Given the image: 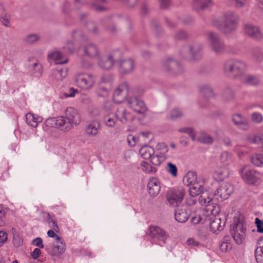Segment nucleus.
<instances>
[{"label": "nucleus", "mask_w": 263, "mask_h": 263, "mask_svg": "<svg viewBox=\"0 0 263 263\" xmlns=\"http://www.w3.org/2000/svg\"><path fill=\"white\" fill-rule=\"evenodd\" d=\"M85 54L90 58H94L98 55L99 51L97 46L93 44H89L84 48Z\"/></svg>", "instance_id": "c756f323"}, {"label": "nucleus", "mask_w": 263, "mask_h": 263, "mask_svg": "<svg viewBox=\"0 0 263 263\" xmlns=\"http://www.w3.org/2000/svg\"><path fill=\"white\" fill-rule=\"evenodd\" d=\"M112 107L113 106L111 107L110 102L107 101L104 103L106 115L103 117V121L105 125L109 127H112L115 125V114L110 111Z\"/></svg>", "instance_id": "dca6fc26"}, {"label": "nucleus", "mask_w": 263, "mask_h": 263, "mask_svg": "<svg viewBox=\"0 0 263 263\" xmlns=\"http://www.w3.org/2000/svg\"><path fill=\"white\" fill-rule=\"evenodd\" d=\"M200 93L205 98H211L215 96L213 88L208 84H202L199 87Z\"/></svg>", "instance_id": "bb28decb"}, {"label": "nucleus", "mask_w": 263, "mask_h": 263, "mask_svg": "<svg viewBox=\"0 0 263 263\" xmlns=\"http://www.w3.org/2000/svg\"><path fill=\"white\" fill-rule=\"evenodd\" d=\"M147 188L149 195L152 197H156L160 191V182L155 177H151L147 183Z\"/></svg>", "instance_id": "a211bd4d"}, {"label": "nucleus", "mask_w": 263, "mask_h": 263, "mask_svg": "<svg viewBox=\"0 0 263 263\" xmlns=\"http://www.w3.org/2000/svg\"><path fill=\"white\" fill-rule=\"evenodd\" d=\"M47 222L49 227L55 232H58L59 231V228L56 220L51 216L49 213H48L47 214Z\"/></svg>", "instance_id": "603ef678"}, {"label": "nucleus", "mask_w": 263, "mask_h": 263, "mask_svg": "<svg viewBox=\"0 0 263 263\" xmlns=\"http://www.w3.org/2000/svg\"><path fill=\"white\" fill-rule=\"evenodd\" d=\"M116 118L122 123H125L130 119V115L126 112L123 107H121L116 112Z\"/></svg>", "instance_id": "c9c22d12"}, {"label": "nucleus", "mask_w": 263, "mask_h": 263, "mask_svg": "<svg viewBox=\"0 0 263 263\" xmlns=\"http://www.w3.org/2000/svg\"><path fill=\"white\" fill-rule=\"evenodd\" d=\"M203 48L201 43L197 42H193L189 46V52L192 58L197 60L201 58L200 51Z\"/></svg>", "instance_id": "4be33fe9"}, {"label": "nucleus", "mask_w": 263, "mask_h": 263, "mask_svg": "<svg viewBox=\"0 0 263 263\" xmlns=\"http://www.w3.org/2000/svg\"><path fill=\"white\" fill-rule=\"evenodd\" d=\"M167 172L171 174L173 177H176L177 175V168L175 164L169 162L167 164Z\"/></svg>", "instance_id": "5fc2aeb1"}, {"label": "nucleus", "mask_w": 263, "mask_h": 263, "mask_svg": "<svg viewBox=\"0 0 263 263\" xmlns=\"http://www.w3.org/2000/svg\"><path fill=\"white\" fill-rule=\"evenodd\" d=\"M32 243L36 247H39V248H44V245L43 243V240L40 237H37L35 239H34L32 240Z\"/></svg>", "instance_id": "338daca9"}, {"label": "nucleus", "mask_w": 263, "mask_h": 263, "mask_svg": "<svg viewBox=\"0 0 263 263\" xmlns=\"http://www.w3.org/2000/svg\"><path fill=\"white\" fill-rule=\"evenodd\" d=\"M212 5V0H193V8L197 11L205 10Z\"/></svg>", "instance_id": "5701e85b"}, {"label": "nucleus", "mask_w": 263, "mask_h": 263, "mask_svg": "<svg viewBox=\"0 0 263 263\" xmlns=\"http://www.w3.org/2000/svg\"><path fill=\"white\" fill-rule=\"evenodd\" d=\"M72 36L76 40H86L87 39V36L81 30H76L72 32Z\"/></svg>", "instance_id": "3c124183"}, {"label": "nucleus", "mask_w": 263, "mask_h": 263, "mask_svg": "<svg viewBox=\"0 0 263 263\" xmlns=\"http://www.w3.org/2000/svg\"><path fill=\"white\" fill-rule=\"evenodd\" d=\"M77 85L84 89L91 88L95 84L94 76L86 73H78L75 77Z\"/></svg>", "instance_id": "0eeeda50"}, {"label": "nucleus", "mask_w": 263, "mask_h": 263, "mask_svg": "<svg viewBox=\"0 0 263 263\" xmlns=\"http://www.w3.org/2000/svg\"><path fill=\"white\" fill-rule=\"evenodd\" d=\"M251 121L256 124H260L263 121V116L259 112H254L251 115Z\"/></svg>", "instance_id": "8fccbe9b"}, {"label": "nucleus", "mask_w": 263, "mask_h": 263, "mask_svg": "<svg viewBox=\"0 0 263 263\" xmlns=\"http://www.w3.org/2000/svg\"><path fill=\"white\" fill-rule=\"evenodd\" d=\"M149 235L153 239L163 242V243L168 237L167 233L163 229L157 226L149 227Z\"/></svg>", "instance_id": "ddd939ff"}, {"label": "nucleus", "mask_w": 263, "mask_h": 263, "mask_svg": "<svg viewBox=\"0 0 263 263\" xmlns=\"http://www.w3.org/2000/svg\"><path fill=\"white\" fill-rule=\"evenodd\" d=\"M247 68L244 62L235 59L227 60L223 63V70L224 73L230 77L237 78L241 76Z\"/></svg>", "instance_id": "20e7f679"}, {"label": "nucleus", "mask_w": 263, "mask_h": 263, "mask_svg": "<svg viewBox=\"0 0 263 263\" xmlns=\"http://www.w3.org/2000/svg\"><path fill=\"white\" fill-rule=\"evenodd\" d=\"M65 245L63 241H56L53 245L50 254L54 256L61 255L65 252Z\"/></svg>", "instance_id": "cd10ccee"}, {"label": "nucleus", "mask_w": 263, "mask_h": 263, "mask_svg": "<svg viewBox=\"0 0 263 263\" xmlns=\"http://www.w3.org/2000/svg\"><path fill=\"white\" fill-rule=\"evenodd\" d=\"M234 124L238 128L247 130L249 128V124L247 119L239 114H234L232 118Z\"/></svg>", "instance_id": "6ab92c4d"}, {"label": "nucleus", "mask_w": 263, "mask_h": 263, "mask_svg": "<svg viewBox=\"0 0 263 263\" xmlns=\"http://www.w3.org/2000/svg\"><path fill=\"white\" fill-rule=\"evenodd\" d=\"M221 96L223 100L228 102L234 99V92L231 88L227 87L223 90Z\"/></svg>", "instance_id": "ea45409f"}, {"label": "nucleus", "mask_w": 263, "mask_h": 263, "mask_svg": "<svg viewBox=\"0 0 263 263\" xmlns=\"http://www.w3.org/2000/svg\"><path fill=\"white\" fill-rule=\"evenodd\" d=\"M8 239V235L6 232L1 231H0V247H1L7 241Z\"/></svg>", "instance_id": "e2e57ef3"}, {"label": "nucleus", "mask_w": 263, "mask_h": 263, "mask_svg": "<svg viewBox=\"0 0 263 263\" xmlns=\"http://www.w3.org/2000/svg\"><path fill=\"white\" fill-rule=\"evenodd\" d=\"M211 50L217 54H221L227 50V46L224 41L217 33L209 31L205 33Z\"/></svg>", "instance_id": "39448f33"}, {"label": "nucleus", "mask_w": 263, "mask_h": 263, "mask_svg": "<svg viewBox=\"0 0 263 263\" xmlns=\"http://www.w3.org/2000/svg\"><path fill=\"white\" fill-rule=\"evenodd\" d=\"M251 163L256 166H263V155L261 154H255L251 158Z\"/></svg>", "instance_id": "a19ab883"}, {"label": "nucleus", "mask_w": 263, "mask_h": 263, "mask_svg": "<svg viewBox=\"0 0 263 263\" xmlns=\"http://www.w3.org/2000/svg\"><path fill=\"white\" fill-rule=\"evenodd\" d=\"M139 153L144 159H148L151 158L152 155L155 153V151L151 146H145L140 149Z\"/></svg>", "instance_id": "72a5a7b5"}, {"label": "nucleus", "mask_w": 263, "mask_h": 263, "mask_svg": "<svg viewBox=\"0 0 263 263\" xmlns=\"http://www.w3.org/2000/svg\"><path fill=\"white\" fill-rule=\"evenodd\" d=\"M184 193V190L182 187L172 190L167 194V201L171 205L177 206L182 202Z\"/></svg>", "instance_id": "6e6552de"}, {"label": "nucleus", "mask_w": 263, "mask_h": 263, "mask_svg": "<svg viewBox=\"0 0 263 263\" xmlns=\"http://www.w3.org/2000/svg\"><path fill=\"white\" fill-rule=\"evenodd\" d=\"M239 22V16L234 11H229L222 14L219 22L214 23V25L224 34L234 31Z\"/></svg>", "instance_id": "7ed1b4c3"}, {"label": "nucleus", "mask_w": 263, "mask_h": 263, "mask_svg": "<svg viewBox=\"0 0 263 263\" xmlns=\"http://www.w3.org/2000/svg\"><path fill=\"white\" fill-rule=\"evenodd\" d=\"M230 241L229 236H226L223 239V241L221 242L220 248L222 252H227L232 248V245Z\"/></svg>", "instance_id": "a18cd8bd"}, {"label": "nucleus", "mask_w": 263, "mask_h": 263, "mask_svg": "<svg viewBox=\"0 0 263 263\" xmlns=\"http://www.w3.org/2000/svg\"><path fill=\"white\" fill-rule=\"evenodd\" d=\"M100 125L99 121L95 120L88 124L85 128L86 134L90 136H93L97 135L100 128Z\"/></svg>", "instance_id": "b1692460"}, {"label": "nucleus", "mask_w": 263, "mask_h": 263, "mask_svg": "<svg viewBox=\"0 0 263 263\" xmlns=\"http://www.w3.org/2000/svg\"><path fill=\"white\" fill-rule=\"evenodd\" d=\"M251 57L256 62L260 63L263 61V53L259 48H253L251 51Z\"/></svg>", "instance_id": "4c0bfd02"}, {"label": "nucleus", "mask_w": 263, "mask_h": 263, "mask_svg": "<svg viewBox=\"0 0 263 263\" xmlns=\"http://www.w3.org/2000/svg\"><path fill=\"white\" fill-rule=\"evenodd\" d=\"M142 170L147 174H154L157 170L155 167L152 166L145 161H142L140 164Z\"/></svg>", "instance_id": "49530a36"}, {"label": "nucleus", "mask_w": 263, "mask_h": 263, "mask_svg": "<svg viewBox=\"0 0 263 263\" xmlns=\"http://www.w3.org/2000/svg\"><path fill=\"white\" fill-rule=\"evenodd\" d=\"M48 57L55 61H58L61 59L62 54L59 51H55L49 54Z\"/></svg>", "instance_id": "680f3d73"}, {"label": "nucleus", "mask_w": 263, "mask_h": 263, "mask_svg": "<svg viewBox=\"0 0 263 263\" xmlns=\"http://www.w3.org/2000/svg\"><path fill=\"white\" fill-rule=\"evenodd\" d=\"M232 236L238 244L242 243L246 236V227L242 221L238 220L235 223L231 230Z\"/></svg>", "instance_id": "423d86ee"}, {"label": "nucleus", "mask_w": 263, "mask_h": 263, "mask_svg": "<svg viewBox=\"0 0 263 263\" xmlns=\"http://www.w3.org/2000/svg\"><path fill=\"white\" fill-rule=\"evenodd\" d=\"M129 107L136 113L144 115L147 111V108L144 102L135 97L129 98L127 100Z\"/></svg>", "instance_id": "9b49d317"}, {"label": "nucleus", "mask_w": 263, "mask_h": 263, "mask_svg": "<svg viewBox=\"0 0 263 263\" xmlns=\"http://www.w3.org/2000/svg\"><path fill=\"white\" fill-rule=\"evenodd\" d=\"M243 82L247 85L256 86L259 84L260 80L258 77L255 76L247 75L244 77Z\"/></svg>", "instance_id": "58836bf2"}, {"label": "nucleus", "mask_w": 263, "mask_h": 263, "mask_svg": "<svg viewBox=\"0 0 263 263\" xmlns=\"http://www.w3.org/2000/svg\"><path fill=\"white\" fill-rule=\"evenodd\" d=\"M40 39L39 35L37 34H29L24 38V41L26 44H32L38 41Z\"/></svg>", "instance_id": "de8ad7c7"}, {"label": "nucleus", "mask_w": 263, "mask_h": 263, "mask_svg": "<svg viewBox=\"0 0 263 263\" xmlns=\"http://www.w3.org/2000/svg\"><path fill=\"white\" fill-rule=\"evenodd\" d=\"M128 86L126 82L120 84L116 88V103L123 102L127 96Z\"/></svg>", "instance_id": "aec40b11"}, {"label": "nucleus", "mask_w": 263, "mask_h": 263, "mask_svg": "<svg viewBox=\"0 0 263 263\" xmlns=\"http://www.w3.org/2000/svg\"><path fill=\"white\" fill-rule=\"evenodd\" d=\"M77 92V90L74 89L73 88L71 87L64 92V95L66 98L73 97L75 96V93Z\"/></svg>", "instance_id": "0e129e2a"}, {"label": "nucleus", "mask_w": 263, "mask_h": 263, "mask_svg": "<svg viewBox=\"0 0 263 263\" xmlns=\"http://www.w3.org/2000/svg\"><path fill=\"white\" fill-rule=\"evenodd\" d=\"M188 36V33L182 30L178 31L175 34V39L180 40L185 39L187 38Z\"/></svg>", "instance_id": "bf43d9fd"}, {"label": "nucleus", "mask_w": 263, "mask_h": 263, "mask_svg": "<svg viewBox=\"0 0 263 263\" xmlns=\"http://www.w3.org/2000/svg\"><path fill=\"white\" fill-rule=\"evenodd\" d=\"M184 115L183 112L178 108L173 109L169 114L170 119L176 120L182 118Z\"/></svg>", "instance_id": "c03bdc74"}, {"label": "nucleus", "mask_w": 263, "mask_h": 263, "mask_svg": "<svg viewBox=\"0 0 263 263\" xmlns=\"http://www.w3.org/2000/svg\"><path fill=\"white\" fill-rule=\"evenodd\" d=\"M255 251V256L258 263H263V237L259 238L257 242Z\"/></svg>", "instance_id": "a878e982"}, {"label": "nucleus", "mask_w": 263, "mask_h": 263, "mask_svg": "<svg viewBox=\"0 0 263 263\" xmlns=\"http://www.w3.org/2000/svg\"><path fill=\"white\" fill-rule=\"evenodd\" d=\"M197 140L200 143L206 144H211L214 142V138L210 135L204 133L201 134Z\"/></svg>", "instance_id": "37998d69"}, {"label": "nucleus", "mask_w": 263, "mask_h": 263, "mask_svg": "<svg viewBox=\"0 0 263 263\" xmlns=\"http://www.w3.org/2000/svg\"><path fill=\"white\" fill-rule=\"evenodd\" d=\"M233 192V186L229 183H223L216 190L214 195H211L210 197L214 196L218 200L222 201L229 198Z\"/></svg>", "instance_id": "1a4fd4ad"}, {"label": "nucleus", "mask_w": 263, "mask_h": 263, "mask_svg": "<svg viewBox=\"0 0 263 263\" xmlns=\"http://www.w3.org/2000/svg\"><path fill=\"white\" fill-rule=\"evenodd\" d=\"M206 221L205 217H203L200 214H196L195 216H193L191 218V222L194 224L198 223H204Z\"/></svg>", "instance_id": "864d4df0"}, {"label": "nucleus", "mask_w": 263, "mask_h": 263, "mask_svg": "<svg viewBox=\"0 0 263 263\" xmlns=\"http://www.w3.org/2000/svg\"><path fill=\"white\" fill-rule=\"evenodd\" d=\"M229 175V172L225 167L218 168L214 174V178L218 181H221Z\"/></svg>", "instance_id": "473e14b6"}, {"label": "nucleus", "mask_w": 263, "mask_h": 263, "mask_svg": "<svg viewBox=\"0 0 263 263\" xmlns=\"http://www.w3.org/2000/svg\"><path fill=\"white\" fill-rule=\"evenodd\" d=\"M118 71L120 74L126 75L134 69V61L130 58L120 60L118 62Z\"/></svg>", "instance_id": "f8f14e48"}, {"label": "nucleus", "mask_w": 263, "mask_h": 263, "mask_svg": "<svg viewBox=\"0 0 263 263\" xmlns=\"http://www.w3.org/2000/svg\"><path fill=\"white\" fill-rule=\"evenodd\" d=\"M190 214L187 212L186 208H178L175 212V219L181 223H184L187 221Z\"/></svg>", "instance_id": "393cba45"}, {"label": "nucleus", "mask_w": 263, "mask_h": 263, "mask_svg": "<svg viewBox=\"0 0 263 263\" xmlns=\"http://www.w3.org/2000/svg\"><path fill=\"white\" fill-rule=\"evenodd\" d=\"M65 117L51 118L46 121L48 126H55L61 130L68 131L74 125H79L81 118L78 111L72 107H68L65 111Z\"/></svg>", "instance_id": "f257e3e1"}, {"label": "nucleus", "mask_w": 263, "mask_h": 263, "mask_svg": "<svg viewBox=\"0 0 263 263\" xmlns=\"http://www.w3.org/2000/svg\"><path fill=\"white\" fill-rule=\"evenodd\" d=\"M244 146L241 145L240 144H237L235 146L234 148V152L238 154V156L239 158H241V157L243 156L247 152H245L242 151L240 148L242 147H243Z\"/></svg>", "instance_id": "69168bd1"}, {"label": "nucleus", "mask_w": 263, "mask_h": 263, "mask_svg": "<svg viewBox=\"0 0 263 263\" xmlns=\"http://www.w3.org/2000/svg\"><path fill=\"white\" fill-rule=\"evenodd\" d=\"M68 69L66 67H58L53 69L52 74L57 80H62L65 78L67 74Z\"/></svg>", "instance_id": "c85d7f7f"}, {"label": "nucleus", "mask_w": 263, "mask_h": 263, "mask_svg": "<svg viewBox=\"0 0 263 263\" xmlns=\"http://www.w3.org/2000/svg\"><path fill=\"white\" fill-rule=\"evenodd\" d=\"M246 140L250 143H263V134L260 135L248 134L246 137Z\"/></svg>", "instance_id": "e433bc0d"}, {"label": "nucleus", "mask_w": 263, "mask_h": 263, "mask_svg": "<svg viewBox=\"0 0 263 263\" xmlns=\"http://www.w3.org/2000/svg\"><path fill=\"white\" fill-rule=\"evenodd\" d=\"M162 66L165 71L175 74H179L183 71L182 65L171 58L164 59L162 61Z\"/></svg>", "instance_id": "9d476101"}, {"label": "nucleus", "mask_w": 263, "mask_h": 263, "mask_svg": "<svg viewBox=\"0 0 263 263\" xmlns=\"http://www.w3.org/2000/svg\"><path fill=\"white\" fill-rule=\"evenodd\" d=\"M206 216H211L209 218V220L210 221V229L213 233H216L217 231H220L223 229L224 222H223V224H221V219L219 217H217L216 216L219 214V213L214 215L211 214L210 213L208 214L206 211Z\"/></svg>", "instance_id": "f3484780"}, {"label": "nucleus", "mask_w": 263, "mask_h": 263, "mask_svg": "<svg viewBox=\"0 0 263 263\" xmlns=\"http://www.w3.org/2000/svg\"><path fill=\"white\" fill-rule=\"evenodd\" d=\"M86 27L90 32L93 34H97L98 32L97 26L92 22H87L86 24Z\"/></svg>", "instance_id": "6e6d98bb"}, {"label": "nucleus", "mask_w": 263, "mask_h": 263, "mask_svg": "<svg viewBox=\"0 0 263 263\" xmlns=\"http://www.w3.org/2000/svg\"><path fill=\"white\" fill-rule=\"evenodd\" d=\"M63 48L66 52L70 53H72L74 49L73 43L71 41L66 42Z\"/></svg>", "instance_id": "13d9d810"}, {"label": "nucleus", "mask_w": 263, "mask_h": 263, "mask_svg": "<svg viewBox=\"0 0 263 263\" xmlns=\"http://www.w3.org/2000/svg\"><path fill=\"white\" fill-rule=\"evenodd\" d=\"M242 179L248 184H254L259 180L257 172L254 170L247 169V166L243 167L240 171Z\"/></svg>", "instance_id": "4468645a"}, {"label": "nucleus", "mask_w": 263, "mask_h": 263, "mask_svg": "<svg viewBox=\"0 0 263 263\" xmlns=\"http://www.w3.org/2000/svg\"><path fill=\"white\" fill-rule=\"evenodd\" d=\"M197 175L195 172L189 171L183 177V181L185 185L190 186L197 182Z\"/></svg>", "instance_id": "2f4dec72"}, {"label": "nucleus", "mask_w": 263, "mask_h": 263, "mask_svg": "<svg viewBox=\"0 0 263 263\" xmlns=\"http://www.w3.org/2000/svg\"><path fill=\"white\" fill-rule=\"evenodd\" d=\"M26 119L27 123L33 127H37L38 122L42 121L41 118L36 117L31 113H27L26 115Z\"/></svg>", "instance_id": "f704fd0d"}, {"label": "nucleus", "mask_w": 263, "mask_h": 263, "mask_svg": "<svg viewBox=\"0 0 263 263\" xmlns=\"http://www.w3.org/2000/svg\"><path fill=\"white\" fill-rule=\"evenodd\" d=\"M233 6L237 9L243 7L247 3V0H231Z\"/></svg>", "instance_id": "4d7b16f0"}, {"label": "nucleus", "mask_w": 263, "mask_h": 263, "mask_svg": "<svg viewBox=\"0 0 263 263\" xmlns=\"http://www.w3.org/2000/svg\"><path fill=\"white\" fill-rule=\"evenodd\" d=\"M166 158V156L164 153L156 151V152H155L154 154L152 155L151 160L153 165H159Z\"/></svg>", "instance_id": "7c9ffc66"}, {"label": "nucleus", "mask_w": 263, "mask_h": 263, "mask_svg": "<svg viewBox=\"0 0 263 263\" xmlns=\"http://www.w3.org/2000/svg\"><path fill=\"white\" fill-rule=\"evenodd\" d=\"M178 132L187 134L193 141H195V133L193 128L191 127H182L179 128Z\"/></svg>", "instance_id": "09e8293b"}, {"label": "nucleus", "mask_w": 263, "mask_h": 263, "mask_svg": "<svg viewBox=\"0 0 263 263\" xmlns=\"http://www.w3.org/2000/svg\"><path fill=\"white\" fill-rule=\"evenodd\" d=\"M189 186V194L191 196L195 197L200 194L198 201L201 205L205 206V211L208 214L210 213L211 214L215 215L219 213L220 211L219 205L213 202V198L210 197L206 191L204 192L205 189L202 184L197 182Z\"/></svg>", "instance_id": "f03ea898"}, {"label": "nucleus", "mask_w": 263, "mask_h": 263, "mask_svg": "<svg viewBox=\"0 0 263 263\" xmlns=\"http://www.w3.org/2000/svg\"><path fill=\"white\" fill-rule=\"evenodd\" d=\"M121 1L129 8L134 7L137 4L138 0H121Z\"/></svg>", "instance_id": "774afa93"}, {"label": "nucleus", "mask_w": 263, "mask_h": 263, "mask_svg": "<svg viewBox=\"0 0 263 263\" xmlns=\"http://www.w3.org/2000/svg\"><path fill=\"white\" fill-rule=\"evenodd\" d=\"M114 57L113 54H107L102 56L99 61V66L104 70H109L114 65Z\"/></svg>", "instance_id": "412c9836"}, {"label": "nucleus", "mask_w": 263, "mask_h": 263, "mask_svg": "<svg viewBox=\"0 0 263 263\" xmlns=\"http://www.w3.org/2000/svg\"><path fill=\"white\" fill-rule=\"evenodd\" d=\"M234 157L233 155L228 152H223L220 156L221 162L226 165L231 164L233 162Z\"/></svg>", "instance_id": "79ce46f5"}, {"label": "nucleus", "mask_w": 263, "mask_h": 263, "mask_svg": "<svg viewBox=\"0 0 263 263\" xmlns=\"http://www.w3.org/2000/svg\"><path fill=\"white\" fill-rule=\"evenodd\" d=\"M255 224L257 228V232L259 233H263V220L257 217L255 219Z\"/></svg>", "instance_id": "052dcab7"}, {"label": "nucleus", "mask_w": 263, "mask_h": 263, "mask_svg": "<svg viewBox=\"0 0 263 263\" xmlns=\"http://www.w3.org/2000/svg\"><path fill=\"white\" fill-rule=\"evenodd\" d=\"M244 32L246 34L254 40L259 41L263 39V32L257 26L252 24H245Z\"/></svg>", "instance_id": "2eb2a0df"}]
</instances>
